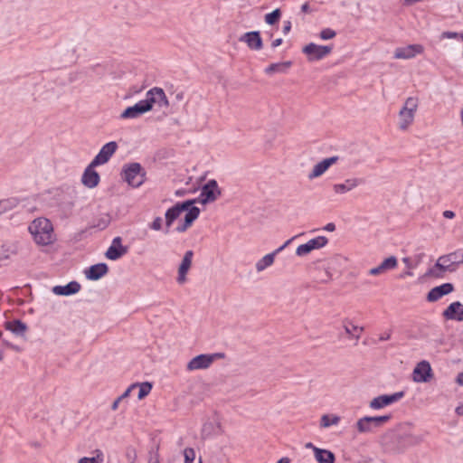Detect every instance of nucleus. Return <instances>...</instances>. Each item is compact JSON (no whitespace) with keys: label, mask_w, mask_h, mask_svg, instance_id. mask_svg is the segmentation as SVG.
<instances>
[{"label":"nucleus","mask_w":463,"mask_h":463,"mask_svg":"<svg viewBox=\"0 0 463 463\" xmlns=\"http://www.w3.org/2000/svg\"><path fill=\"white\" fill-rule=\"evenodd\" d=\"M154 104L160 108H167L169 101L163 89L155 87L146 94V99L138 101L134 106L128 107L119 116L121 119L137 118L141 115L150 111Z\"/></svg>","instance_id":"1"},{"label":"nucleus","mask_w":463,"mask_h":463,"mask_svg":"<svg viewBox=\"0 0 463 463\" xmlns=\"http://www.w3.org/2000/svg\"><path fill=\"white\" fill-rule=\"evenodd\" d=\"M462 263L463 250H457L439 257L428 274L435 278H441L445 272H455Z\"/></svg>","instance_id":"2"},{"label":"nucleus","mask_w":463,"mask_h":463,"mask_svg":"<svg viewBox=\"0 0 463 463\" xmlns=\"http://www.w3.org/2000/svg\"><path fill=\"white\" fill-rule=\"evenodd\" d=\"M29 232L39 245L46 246L55 241L52 224L46 218L33 220L29 225Z\"/></svg>","instance_id":"3"},{"label":"nucleus","mask_w":463,"mask_h":463,"mask_svg":"<svg viewBox=\"0 0 463 463\" xmlns=\"http://www.w3.org/2000/svg\"><path fill=\"white\" fill-rule=\"evenodd\" d=\"M419 107V99L416 97H409L399 111V128L406 130L413 123L416 111Z\"/></svg>","instance_id":"4"},{"label":"nucleus","mask_w":463,"mask_h":463,"mask_svg":"<svg viewBox=\"0 0 463 463\" xmlns=\"http://www.w3.org/2000/svg\"><path fill=\"white\" fill-rule=\"evenodd\" d=\"M146 172L139 163H131L124 165L122 178L130 186L139 187L145 182Z\"/></svg>","instance_id":"5"},{"label":"nucleus","mask_w":463,"mask_h":463,"mask_svg":"<svg viewBox=\"0 0 463 463\" xmlns=\"http://www.w3.org/2000/svg\"><path fill=\"white\" fill-rule=\"evenodd\" d=\"M392 418L391 414L383 416H364L356 422V429L359 433H369L374 429L382 427Z\"/></svg>","instance_id":"6"},{"label":"nucleus","mask_w":463,"mask_h":463,"mask_svg":"<svg viewBox=\"0 0 463 463\" xmlns=\"http://www.w3.org/2000/svg\"><path fill=\"white\" fill-rule=\"evenodd\" d=\"M222 194V191L218 186L216 180H209L201 190L200 196L196 202L202 204H207L209 203L215 202Z\"/></svg>","instance_id":"7"},{"label":"nucleus","mask_w":463,"mask_h":463,"mask_svg":"<svg viewBox=\"0 0 463 463\" xmlns=\"http://www.w3.org/2000/svg\"><path fill=\"white\" fill-rule=\"evenodd\" d=\"M333 45H317L310 43L303 47L302 52L309 61H319L332 52Z\"/></svg>","instance_id":"8"},{"label":"nucleus","mask_w":463,"mask_h":463,"mask_svg":"<svg viewBox=\"0 0 463 463\" xmlns=\"http://www.w3.org/2000/svg\"><path fill=\"white\" fill-rule=\"evenodd\" d=\"M224 354L216 353L213 354H199L189 361L186 365L187 371L207 369L211 366L216 357H223Z\"/></svg>","instance_id":"9"},{"label":"nucleus","mask_w":463,"mask_h":463,"mask_svg":"<svg viewBox=\"0 0 463 463\" xmlns=\"http://www.w3.org/2000/svg\"><path fill=\"white\" fill-rule=\"evenodd\" d=\"M194 203H196L195 200H187L183 203H177L166 211L165 214L166 226L165 233L169 232L168 229L172 226L173 222L179 218L181 213L185 210H188V208Z\"/></svg>","instance_id":"10"},{"label":"nucleus","mask_w":463,"mask_h":463,"mask_svg":"<svg viewBox=\"0 0 463 463\" xmlns=\"http://www.w3.org/2000/svg\"><path fill=\"white\" fill-rule=\"evenodd\" d=\"M405 392L403 391L397 392L392 394H383L373 398L370 403L369 407L373 410H380L390 404L399 402L402 398H403Z\"/></svg>","instance_id":"11"},{"label":"nucleus","mask_w":463,"mask_h":463,"mask_svg":"<svg viewBox=\"0 0 463 463\" xmlns=\"http://www.w3.org/2000/svg\"><path fill=\"white\" fill-rule=\"evenodd\" d=\"M118 144L115 141H110L105 144L97 156L93 158L92 165H101L109 162L110 157L115 154L118 149Z\"/></svg>","instance_id":"12"},{"label":"nucleus","mask_w":463,"mask_h":463,"mask_svg":"<svg viewBox=\"0 0 463 463\" xmlns=\"http://www.w3.org/2000/svg\"><path fill=\"white\" fill-rule=\"evenodd\" d=\"M432 377V369L429 362L421 361L417 364L412 373V379L414 382L428 383Z\"/></svg>","instance_id":"13"},{"label":"nucleus","mask_w":463,"mask_h":463,"mask_svg":"<svg viewBox=\"0 0 463 463\" xmlns=\"http://www.w3.org/2000/svg\"><path fill=\"white\" fill-rule=\"evenodd\" d=\"M193 257H194L193 250H190L185 251V253L183 257V260H182L181 263L179 264L178 270H177L176 281L180 285L184 284L187 280L186 276L192 267Z\"/></svg>","instance_id":"14"},{"label":"nucleus","mask_w":463,"mask_h":463,"mask_svg":"<svg viewBox=\"0 0 463 463\" xmlns=\"http://www.w3.org/2000/svg\"><path fill=\"white\" fill-rule=\"evenodd\" d=\"M98 165H92V162L85 168L81 175V183L88 188H95L99 185L100 176L99 173L94 169Z\"/></svg>","instance_id":"15"},{"label":"nucleus","mask_w":463,"mask_h":463,"mask_svg":"<svg viewBox=\"0 0 463 463\" xmlns=\"http://www.w3.org/2000/svg\"><path fill=\"white\" fill-rule=\"evenodd\" d=\"M424 48L420 44H410L404 47H398L394 51L393 57L395 59H411L414 58L417 54L422 53Z\"/></svg>","instance_id":"16"},{"label":"nucleus","mask_w":463,"mask_h":463,"mask_svg":"<svg viewBox=\"0 0 463 463\" xmlns=\"http://www.w3.org/2000/svg\"><path fill=\"white\" fill-rule=\"evenodd\" d=\"M297 238V236H294L292 238H290L289 240H288L282 246H280L279 248H278L276 250H274L273 252L271 253H269L267 255H265L264 257H262L260 260H259L256 263V269L258 272H261L263 271L265 269H267L268 267L271 266L274 262V260H275V256L280 252L281 250H283L288 245L290 244V242L295 239Z\"/></svg>","instance_id":"17"},{"label":"nucleus","mask_w":463,"mask_h":463,"mask_svg":"<svg viewBox=\"0 0 463 463\" xmlns=\"http://www.w3.org/2000/svg\"><path fill=\"white\" fill-rule=\"evenodd\" d=\"M442 317L446 320L463 322V304L459 301L452 302L443 310Z\"/></svg>","instance_id":"18"},{"label":"nucleus","mask_w":463,"mask_h":463,"mask_svg":"<svg viewBox=\"0 0 463 463\" xmlns=\"http://www.w3.org/2000/svg\"><path fill=\"white\" fill-rule=\"evenodd\" d=\"M363 183L364 180L362 178H347L344 183L333 184L332 189L335 194H345L351 192Z\"/></svg>","instance_id":"19"},{"label":"nucleus","mask_w":463,"mask_h":463,"mask_svg":"<svg viewBox=\"0 0 463 463\" xmlns=\"http://www.w3.org/2000/svg\"><path fill=\"white\" fill-rule=\"evenodd\" d=\"M128 252V248L121 244V238L116 237L111 246L107 250L105 256L111 260H116Z\"/></svg>","instance_id":"20"},{"label":"nucleus","mask_w":463,"mask_h":463,"mask_svg":"<svg viewBox=\"0 0 463 463\" xmlns=\"http://www.w3.org/2000/svg\"><path fill=\"white\" fill-rule=\"evenodd\" d=\"M338 161V156L326 158L314 165L312 171L308 174V179L312 180L321 176L332 165Z\"/></svg>","instance_id":"21"},{"label":"nucleus","mask_w":463,"mask_h":463,"mask_svg":"<svg viewBox=\"0 0 463 463\" xmlns=\"http://www.w3.org/2000/svg\"><path fill=\"white\" fill-rule=\"evenodd\" d=\"M453 290H454L453 284L444 283L440 286L431 288L427 295V300L429 302L438 301L443 296H446V295L451 293Z\"/></svg>","instance_id":"22"},{"label":"nucleus","mask_w":463,"mask_h":463,"mask_svg":"<svg viewBox=\"0 0 463 463\" xmlns=\"http://www.w3.org/2000/svg\"><path fill=\"white\" fill-rule=\"evenodd\" d=\"M240 42L247 43L251 50L259 51L262 48V40L258 31L249 32L240 37Z\"/></svg>","instance_id":"23"},{"label":"nucleus","mask_w":463,"mask_h":463,"mask_svg":"<svg viewBox=\"0 0 463 463\" xmlns=\"http://www.w3.org/2000/svg\"><path fill=\"white\" fill-rule=\"evenodd\" d=\"M398 266V260L395 256H390L385 259L379 266L372 268L369 274L372 276H378L387 272L388 270L394 269Z\"/></svg>","instance_id":"24"},{"label":"nucleus","mask_w":463,"mask_h":463,"mask_svg":"<svg viewBox=\"0 0 463 463\" xmlns=\"http://www.w3.org/2000/svg\"><path fill=\"white\" fill-rule=\"evenodd\" d=\"M80 289V284L77 281H71L65 286H55L52 288V292L59 296H70L76 294Z\"/></svg>","instance_id":"25"},{"label":"nucleus","mask_w":463,"mask_h":463,"mask_svg":"<svg viewBox=\"0 0 463 463\" xmlns=\"http://www.w3.org/2000/svg\"><path fill=\"white\" fill-rule=\"evenodd\" d=\"M109 271L108 266L105 263H98L92 265L87 271L86 277L90 280H98L106 275Z\"/></svg>","instance_id":"26"},{"label":"nucleus","mask_w":463,"mask_h":463,"mask_svg":"<svg viewBox=\"0 0 463 463\" xmlns=\"http://www.w3.org/2000/svg\"><path fill=\"white\" fill-rule=\"evenodd\" d=\"M5 328L17 336H24L28 329L27 325L19 319L6 322Z\"/></svg>","instance_id":"27"},{"label":"nucleus","mask_w":463,"mask_h":463,"mask_svg":"<svg viewBox=\"0 0 463 463\" xmlns=\"http://www.w3.org/2000/svg\"><path fill=\"white\" fill-rule=\"evenodd\" d=\"M314 454L318 463H335V457L330 450L314 448Z\"/></svg>","instance_id":"28"},{"label":"nucleus","mask_w":463,"mask_h":463,"mask_svg":"<svg viewBox=\"0 0 463 463\" xmlns=\"http://www.w3.org/2000/svg\"><path fill=\"white\" fill-rule=\"evenodd\" d=\"M343 326L345 334L352 338H355L358 340L361 336V334L364 332V328L363 326H358L353 325L350 321L345 320L343 322Z\"/></svg>","instance_id":"29"},{"label":"nucleus","mask_w":463,"mask_h":463,"mask_svg":"<svg viewBox=\"0 0 463 463\" xmlns=\"http://www.w3.org/2000/svg\"><path fill=\"white\" fill-rule=\"evenodd\" d=\"M291 61H283L278 63H271L265 69V73L267 74H274V73H285L291 67Z\"/></svg>","instance_id":"30"},{"label":"nucleus","mask_w":463,"mask_h":463,"mask_svg":"<svg viewBox=\"0 0 463 463\" xmlns=\"http://www.w3.org/2000/svg\"><path fill=\"white\" fill-rule=\"evenodd\" d=\"M111 217L109 213H102L96 220H94L91 227L97 228L99 230L106 229L110 223Z\"/></svg>","instance_id":"31"},{"label":"nucleus","mask_w":463,"mask_h":463,"mask_svg":"<svg viewBox=\"0 0 463 463\" xmlns=\"http://www.w3.org/2000/svg\"><path fill=\"white\" fill-rule=\"evenodd\" d=\"M340 421V417L337 415L324 414L320 420L321 428H328L332 425H337Z\"/></svg>","instance_id":"32"},{"label":"nucleus","mask_w":463,"mask_h":463,"mask_svg":"<svg viewBox=\"0 0 463 463\" xmlns=\"http://www.w3.org/2000/svg\"><path fill=\"white\" fill-rule=\"evenodd\" d=\"M328 242V240L325 236H318L317 238L311 239L307 241L308 245L311 247L312 250H319L325 247Z\"/></svg>","instance_id":"33"},{"label":"nucleus","mask_w":463,"mask_h":463,"mask_svg":"<svg viewBox=\"0 0 463 463\" xmlns=\"http://www.w3.org/2000/svg\"><path fill=\"white\" fill-rule=\"evenodd\" d=\"M186 211L187 213L184 216V222L192 225V223L198 218L200 214V209L196 206L191 205Z\"/></svg>","instance_id":"34"},{"label":"nucleus","mask_w":463,"mask_h":463,"mask_svg":"<svg viewBox=\"0 0 463 463\" xmlns=\"http://www.w3.org/2000/svg\"><path fill=\"white\" fill-rule=\"evenodd\" d=\"M137 387L139 388L137 398L139 400L144 399L152 390V384L148 382H145L142 383H138Z\"/></svg>","instance_id":"35"},{"label":"nucleus","mask_w":463,"mask_h":463,"mask_svg":"<svg viewBox=\"0 0 463 463\" xmlns=\"http://www.w3.org/2000/svg\"><path fill=\"white\" fill-rule=\"evenodd\" d=\"M18 204V200L16 198H9L5 200H0V205L5 212L12 210L15 208Z\"/></svg>","instance_id":"36"},{"label":"nucleus","mask_w":463,"mask_h":463,"mask_svg":"<svg viewBox=\"0 0 463 463\" xmlns=\"http://www.w3.org/2000/svg\"><path fill=\"white\" fill-rule=\"evenodd\" d=\"M281 12L279 9H275L273 12L265 15V22L269 24H275L280 18Z\"/></svg>","instance_id":"37"},{"label":"nucleus","mask_w":463,"mask_h":463,"mask_svg":"<svg viewBox=\"0 0 463 463\" xmlns=\"http://www.w3.org/2000/svg\"><path fill=\"white\" fill-rule=\"evenodd\" d=\"M404 439L410 446H416L423 441V437L416 434H406Z\"/></svg>","instance_id":"38"},{"label":"nucleus","mask_w":463,"mask_h":463,"mask_svg":"<svg viewBox=\"0 0 463 463\" xmlns=\"http://www.w3.org/2000/svg\"><path fill=\"white\" fill-rule=\"evenodd\" d=\"M312 251L311 247L308 245V243L301 244L299 245L296 250V254L298 257H304L309 254Z\"/></svg>","instance_id":"39"},{"label":"nucleus","mask_w":463,"mask_h":463,"mask_svg":"<svg viewBox=\"0 0 463 463\" xmlns=\"http://www.w3.org/2000/svg\"><path fill=\"white\" fill-rule=\"evenodd\" d=\"M335 35H336L335 31H334L333 29H330V28L323 29L319 33V37L322 40H330V39H333Z\"/></svg>","instance_id":"40"},{"label":"nucleus","mask_w":463,"mask_h":463,"mask_svg":"<svg viewBox=\"0 0 463 463\" xmlns=\"http://www.w3.org/2000/svg\"><path fill=\"white\" fill-rule=\"evenodd\" d=\"M184 463H193L195 458V452L192 448H186L184 450Z\"/></svg>","instance_id":"41"},{"label":"nucleus","mask_w":463,"mask_h":463,"mask_svg":"<svg viewBox=\"0 0 463 463\" xmlns=\"http://www.w3.org/2000/svg\"><path fill=\"white\" fill-rule=\"evenodd\" d=\"M163 220L161 217H156L154 221L149 224V228L153 231H160L162 229Z\"/></svg>","instance_id":"42"},{"label":"nucleus","mask_w":463,"mask_h":463,"mask_svg":"<svg viewBox=\"0 0 463 463\" xmlns=\"http://www.w3.org/2000/svg\"><path fill=\"white\" fill-rule=\"evenodd\" d=\"M79 463H102V458H100L99 456L96 458L95 457H92V458L84 457L79 460Z\"/></svg>","instance_id":"43"},{"label":"nucleus","mask_w":463,"mask_h":463,"mask_svg":"<svg viewBox=\"0 0 463 463\" xmlns=\"http://www.w3.org/2000/svg\"><path fill=\"white\" fill-rule=\"evenodd\" d=\"M138 385V383H133L131 384L120 396L119 398H121V401L126 399L127 397H128L130 395V392L133 389L137 388Z\"/></svg>","instance_id":"44"},{"label":"nucleus","mask_w":463,"mask_h":463,"mask_svg":"<svg viewBox=\"0 0 463 463\" xmlns=\"http://www.w3.org/2000/svg\"><path fill=\"white\" fill-rule=\"evenodd\" d=\"M458 33L455 32H444L442 33L443 38L454 39L458 37Z\"/></svg>","instance_id":"45"},{"label":"nucleus","mask_w":463,"mask_h":463,"mask_svg":"<svg viewBox=\"0 0 463 463\" xmlns=\"http://www.w3.org/2000/svg\"><path fill=\"white\" fill-rule=\"evenodd\" d=\"M190 226H191V224H188V223H186V222H184V223H183V224H181V225L177 226L176 231H177L178 232H185V231H186Z\"/></svg>","instance_id":"46"},{"label":"nucleus","mask_w":463,"mask_h":463,"mask_svg":"<svg viewBox=\"0 0 463 463\" xmlns=\"http://www.w3.org/2000/svg\"><path fill=\"white\" fill-rule=\"evenodd\" d=\"M391 335H392V331L389 330L387 332H384L383 334H382L379 337V340L380 341H386V340H389L391 338Z\"/></svg>","instance_id":"47"},{"label":"nucleus","mask_w":463,"mask_h":463,"mask_svg":"<svg viewBox=\"0 0 463 463\" xmlns=\"http://www.w3.org/2000/svg\"><path fill=\"white\" fill-rule=\"evenodd\" d=\"M442 215H443L444 218L453 219L455 217V213L453 211H450V210H446V211L443 212Z\"/></svg>","instance_id":"48"},{"label":"nucleus","mask_w":463,"mask_h":463,"mask_svg":"<svg viewBox=\"0 0 463 463\" xmlns=\"http://www.w3.org/2000/svg\"><path fill=\"white\" fill-rule=\"evenodd\" d=\"M290 29H291V22L290 21L284 22L283 33L284 34L288 33Z\"/></svg>","instance_id":"49"},{"label":"nucleus","mask_w":463,"mask_h":463,"mask_svg":"<svg viewBox=\"0 0 463 463\" xmlns=\"http://www.w3.org/2000/svg\"><path fill=\"white\" fill-rule=\"evenodd\" d=\"M120 402H121V398L118 397V398L113 402V403H112V405H111V410H112V411H117V410H118V405H119Z\"/></svg>","instance_id":"50"},{"label":"nucleus","mask_w":463,"mask_h":463,"mask_svg":"<svg viewBox=\"0 0 463 463\" xmlns=\"http://www.w3.org/2000/svg\"><path fill=\"white\" fill-rule=\"evenodd\" d=\"M325 230L328 232H334L335 230V225L333 222H329L325 226Z\"/></svg>","instance_id":"51"},{"label":"nucleus","mask_w":463,"mask_h":463,"mask_svg":"<svg viewBox=\"0 0 463 463\" xmlns=\"http://www.w3.org/2000/svg\"><path fill=\"white\" fill-rule=\"evenodd\" d=\"M281 43H282V39L278 38L272 42L271 46H272V48H276V47L279 46Z\"/></svg>","instance_id":"52"},{"label":"nucleus","mask_w":463,"mask_h":463,"mask_svg":"<svg viewBox=\"0 0 463 463\" xmlns=\"http://www.w3.org/2000/svg\"><path fill=\"white\" fill-rule=\"evenodd\" d=\"M148 463H160L158 455L155 454V455L151 456Z\"/></svg>","instance_id":"53"},{"label":"nucleus","mask_w":463,"mask_h":463,"mask_svg":"<svg viewBox=\"0 0 463 463\" xmlns=\"http://www.w3.org/2000/svg\"><path fill=\"white\" fill-rule=\"evenodd\" d=\"M325 274H326V278L325 279H321L320 281L323 282V283H326L328 282L329 280H331V275L328 271H325Z\"/></svg>","instance_id":"54"},{"label":"nucleus","mask_w":463,"mask_h":463,"mask_svg":"<svg viewBox=\"0 0 463 463\" xmlns=\"http://www.w3.org/2000/svg\"><path fill=\"white\" fill-rule=\"evenodd\" d=\"M184 96V92L179 91V92L175 93V98L176 100L181 101V100H183Z\"/></svg>","instance_id":"55"},{"label":"nucleus","mask_w":463,"mask_h":463,"mask_svg":"<svg viewBox=\"0 0 463 463\" xmlns=\"http://www.w3.org/2000/svg\"><path fill=\"white\" fill-rule=\"evenodd\" d=\"M457 383L459 385H463V373H459L457 376Z\"/></svg>","instance_id":"56"},{"label":"nucleus","mask_w":463,"mask_h":463,"mask_svg":"<svg viewBox=\"0 0 463 463\" xmlns=\"http://www.w3.org/2000/svg\"><path fill=\"white\" fill-rule=\"evenodd\" d=\"M456 413L458 415H463V403L456 408Z\"/></svg>","instance_id":"57"},{"label":"nucleus","mask_w":463,"mask_h":463,"mask_svg":"<svg viewBox=\"0 0 463 463\" xmlns=\"http://www.w3.org/2000/svg\"><path fill=\"white\" fill-rule=\"evenodd\" d=\"M301 10H302V12L307 13V12L309 10V5H308V4H307V3H305L304 5H302V6H301Z\"/></svg>","instance_id":"58"},{"label":"nucleus","mask_w":463,"mask_h":463,"mask_svg":"<svg viewBox=\"0 0 463 463\" xmlns=\"http://www.w3.org/2000/svg\"><path fill=\"white\" fill-rule=\"evenodd\" d=\"M277 463H290V459L287 457L281 458Z\"/></svg>","instance_id":"59"},{"label":"nucleus","mask_w":463,"mask_h":463,"mask_svg":"<svg viewBox=\"0 0 463 463\" xmlns=\"http://www.w3.org/2000/svg\"><path fill=\"white\" fill-rule=\"evenodd\" d=\"M307 448H313V449L315 448V447L312 445V443H307Z\"/></svg>","instance_id":"60"},{"label":"nucleus","mask_w":463,"mask_h":463,"mask_svg":"<svg viewBox=\"0 0 463 463\" xmlns=\"http://www.w3.org/2000/svg\"><path fill=\"white\" fill-rule=\"evenodd\" d=\"M3 359V352L0 350V361Z\"/></svg>","instance_id":"61"}]
</instances>
